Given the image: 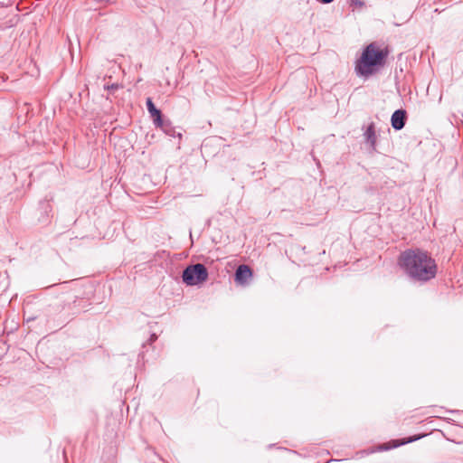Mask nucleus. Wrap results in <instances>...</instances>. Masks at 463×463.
<instances>
[{
  "instance_id": "9d476101",
  "label": "nucleus",
  "mask_w": 463,
  "mask_h": 463,
  "mask_svg": "<svg viewBox=\"0 0 463 463\" xmlns=\"http://www.w3.org/2000/svg\"><path fill=\"white\" fill-rule=\"evenodd\" d=\"M364 2L361 0H351V5L357 6V7H363Z\"/></svg>"
},
{
  "instance_id": "9b49d317",
  "label": "nucleus",
  "mask_w": 463,
  "mask_h": 463,
  "mask_svg": "<svg viewBox=\"0 0 463 463\" xmlns=\"http://www.w3.org/2000/svg\"><path fill=\"white\" fill-rule=\"evenodd\" d=\"M156 338H157L156 335V334H152L151 336H150V339H149L150 343L156 341Z\"/></svg>"
},
{
  "instance_id": "0eeeda50",
  "label": "nucleus",
  "mask_w": 463,
  "mask_h": 463,
  "mask_svg": "<svg viewBox=\"0 0 463 463\" xmlns=\"http://www.w3.org/2000/svg\"><path fill=\"white\" fill-rule=\"evenodd\" d=\"M364 139L366 143L370 145L373 149H375L376 146V134H375V126L374 123L372 122L368 125L367 128L364 133Z\"/></svg>"
},
{
  "instance_id": "20e7f679",
  "label": "nucleus",
  "mask_w": 463,
  "mask_h": 463,
  "mask_svg": "<svg viewBox=\"0 0 463 463\" xmlns=\"http://www.w3.org/2000/svg\"><path fill=\"white\" fill-rule=\"evenodd\" d=\"M406 111L403 109H397L393 112L391 118L392 127L395 130H401L404 128L406 123Z\"/></svg>"
},
{
  "instance_id": "1a4fd4ad",
  "label": "nucleus",
  "mask_w": 463,
  "mask_h": 463,
  "mask_svg": "<svg viewBox=\"0 0 463 463\" xmlns=\"http://www.w3.org/2000/svg\"><path fill=\"white\" fill-rule=\"evenodd\" d=\"M424 436H425V434H423V435H415V436H411V437H410L408 439L392 440V443H393L392 447L393 448H397L399 446L405 445V444L416 441V440L423 438Z\"/></svg>"
},
{
  "instance_id": "6e6552de",
  "label": "nucleus",
  "mask_w": 463,
  "mask_h": 463,
  "mask_svg": "<svg viewBox=\"0 0 463 463\" xmlns=\"http://www.w3.org/2000/svg\"><path fill=\"white\" fill-rule=\"evenodd\" d=\"M155 126L162 129L167 136L175 137V129L169 119L161 118V123H156Z\"/></svg>"
},
{
  "instance_id": "7ed1b4c3",
  "label": "nucleus",
  "mask_w": 463,
  "mask_h": 463,
  "mask_svg": "<svg viewBox=\"0 0 463 463\" xmlns=\"http://www.w3.org/2000/svg\"><path fill=\"white\" fill-rule=\"evenodd\" d=\"M182 279L186 285L195 286L207 280L208 270L201 263L189 265L184 269Z\"/></svg>"
},
{
  "instance_id": "f8f14e48",
  "label": "nucleus",
  "mask_w": 463,
  "mask_h": 463,
  "mask_svg": "<svg viewBox=\"0 0 463 463\" xmlns=\"http://www.w3.org/2000/svg\"><path fill=\"white\" fill-rule=\"evenodd\" d=\"M118 89V85L112 84L111 86L108 87V90H116Z\"/></svg>"
},
{
  "instance_id": "f03ea898",
  "label": "nucleus",
  "mask_w": 463,
  "mask_h": 463,
  "mask_svg": "<svg viewBox=\"0 0 463 463\" xmlns=\"http://www.w3.org/2000/svg\"><path fill=\"white\" fill-rule=\"evenodd\" d=\"M387 52L379 49L376 44L370 43L356 61L355 71L358 76L368 77L374 73L375 67L383 65Z\"/></svg>"
},
{
  "instance_id": "423d86ee",
  "label": "nucleus",
  "mask_w": 463,
  "mask_h": 463,
  "mask_svg": "<svg viewBox=\"0 0 463 463\" xmlns=\"http://www.w3.org/2000/svg\"><path fill=\"white\" fill-rule=\"evenodd\" d=\"M146 109L148 113L150 114V117L153 118L154 125L156 123H161L162 113L161 111L156 108L154 102L152 101L151 98H147L146 101Z\"/></svg>"
},
{
  "instance_id": "39448f33",
  "label": "nucleus",
  "mask_w": 463,
  "mask_h": 463,
  "mask_svg": "<svg viewBox=\"0 0 463 463\" xmlns=\"http://www.w3.org/2000/svg\"><path fill=\"white\" fill-rule=\"evenodd\" d=\"M251 276V269L247 265H240L235 272V280L240 284H245Z\"/></svg>"
},
{
  "instance_id": "f257e3e1",
  "label": "nucleus",
  "mask_w": 463,
  "mask_h": 463,
  "mask_svg": "<svg viewBox=\"0 0 463 463\" xmlns=\"http://www.w3.org/2000/svg\"><path fill=\"white\" fill-rule=\"evenodd\" d=\"M399 264L410 278L420 282L434 279L438 270L435 260L420 249L404 250L399 258Z\"/></svg>"
}]
</instances>
